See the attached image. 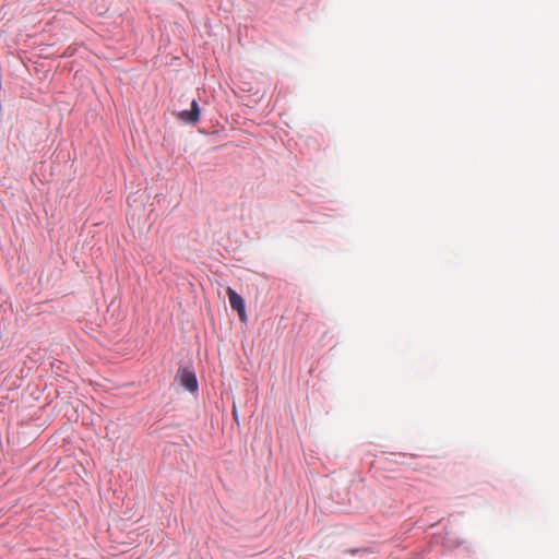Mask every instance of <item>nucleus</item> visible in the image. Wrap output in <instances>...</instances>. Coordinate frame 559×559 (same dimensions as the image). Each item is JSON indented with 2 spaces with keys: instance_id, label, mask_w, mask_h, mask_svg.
<instances>
[{
  "instance_id": "1",
  "label": "nucleus",
  "mask_w": 559,
  "mask_h": 559,
  "mask_svg": "<svg viewBox=\"0 0 559 559\" xmlns=\"http://www.w3.org/2000/svg\"><path fill=\"white\" fill-rule=\"evenodd\" d=\"M128 211H127V221L130 226V228H135L139 226L140 223V215H139V197L136 193H130L128 199Z\"/></svg>"
},
{
  "instance_id": "2",
  "label": "nucleus",
  "mask_w": 559,
  "mask_h": 559,
  "mask_svg": "<svg viewBox=\"0 0 559 559\" xmlns=\"http://www.w3.org/2000/svg\"><path fill=\"white\" fill-rule=\"evenodd\" d=\"M176 380L189 392L193 393L198 390L197 377L194 372L188 368H179Z\"/></svg>"
},
{
  "instance_id": "3",
  "label": "nucleus",
  "mask_w": 559,
  "mask_h": 559,
  "mask_svg": "<svg viewBox=\"0 0 559 559\" xmlns=\"http://www.w3.org/2000/svg\"><path fill=\"white\" fill-rule=\"evenodd\" d=\"M226 294L228 296L231 309L238 312L241 322H246L247 314L243 298L240 295H238L231 287H228L226 289Z\"/></svg>"
},
{
  "instance_id": "4",
  "label": "nucleus",
  "mask_w": 559,
  "mask_h": 559,
  "mask_svg": "<svg viewBox=\"0 0 559 559\" xmlns=\"http://www.w3.org/2000/svg\"><path fill=\"white\" fill-rule=\"evenodd\" d=\"M178 118L189 124H195L200 118V108L198 102L193 99L191 102L190 110H182L178 114Z\"/></svg>"
}]
</instances>
